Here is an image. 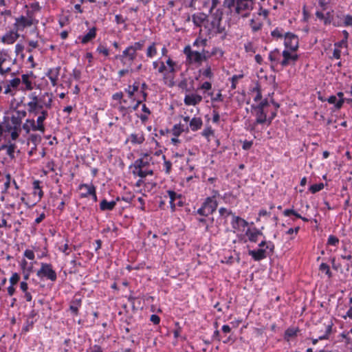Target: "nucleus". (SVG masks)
Returning <instances> with one entry per match:
<instances>
[{
  "label": "nucleus",
  "mask_w": 352,
  "mask_h": 352,
  "mask_svg": "<svg viewBox=\"0 0 352 352\" xmlns=\"http://www.w3.org/2000/svg\"><path fill=\"white\" fill-rule=\"evenodd\" d=\"M36 276L41 280L45 278L52 282H55L57 279L56 272L53 270L50 263H41V268L37 271Z\"/></svg>",
  "instance_id": "obj_1"
},
{
  "label": "nucleus",
  "mask_w": 352,
  "mask_h": 352,
  "mask_svg": "<svg viewBox=\"0 0 352 352\" xmlns=\"http://www.w3.org/2000/svg\"><path fill=\"white\" fill-rule=\"evenodd\" d=\"M183 52L186 56V63L189 65H201L203 62L200 52L192 50L189 45L184 47Z\"/></svg>",
  "instance_id": "obj_2"
},
{
  "label": "nucleus",
  "mask_w": 352,
  "mask_h": 352,
  "mask_svg": "<svg viewBox=\"0 0 352 352\" xmlns=\"http://www.w3.org/2000/svg\"><path fill=\"white\" fill-rule=\"evenodd\" d=\"M284 45L286 50L296 52L299 47L298 36L292 32H286L284 35Z\"/></svg>",
  "instance_id": "obj_3"
},
{
  "label": "nucleus",
  "mask_w": 352,
  "mask_h": 352,
  "mask_svg": "<svg viewBox=\"0 0 352 352\" xmlns=\"http://www.w3.org/2000/svg\"><path fill=\"white\" fill-rule=\"evenodd\" d=\"M52 94L45 92L42 94L37 101L38 105L40 107H36L35 111L37 112V115L39 111L50 109L52 107Z\"/></svg>",
  "instance_id": "obj_4"
},
{
  "label": "nucleus",
  "mask_w": 352,
  "mask_h": 352,
  "mask_svg": "<svg viewBox=\"0 0 352 352\" xmlns=\"http://www.w3.org/2000/svg\"><path fill=\"white\" fill-rule=\"evenodd\" d=\"M282 56L283 58L280 62V64L283 67L289 65H294L300 57L297 54H292L288 50H284L282 52Z\"/></svg>",
  "instance_id": "obj_5"
},
{
  "label": "nucleus",
  "mask_w": 352,
  "mask_h": 352,
  "mask_svg": "<svg viewBox=\"0 0 352 352\" xmlns=\"http://www.w3.org/2000/svg\"><path fill=\"white\" fill-rule=\"evenodd\" d=\"M38 114L39 116L37 118L36 124L35 121L32 122L33 124V131H39L42 133H44L45 130L44 121L49 116L48 111L47 110H41L39 111Z\"/></svg>",
  "instance_id": "obj_6"
},
{
  "label": "nucleus",
  "mask_w": 352,
  "mask_h": 352,
  "mask_svg": "<svg viewBox=\"0 0 352 352\" xmlns=\"http://www.w3.org/2000/svg\"><path fill=\"white\" fill-rule=\"evenodd\" d=\"M82 188H87V193H80V198H87L89 196H91L92 199L94 202L98 201L97 195H96V188L94 185L91 184L90 185L87 184H80L78 186V189L82 190Z\"/></svg>",
  "instance_id": "obj_7"
},
{
  "label": "nucleus",
  "mask_w": 352,
  "mask_h": 352,
  "mask_svg": "<svg viewBox=\"0 0 352 352\" xmlns=\"http://www.w3.org/2000/svg\"><path fill=\"white\" fill-rule=\"evenodd\" d=\"M251 109L252 113H254L256 116V124H264L266 123L267 112L265 111V109L255 107L254 104L251 105Z\"/></svg>",
  "instance_id": "obj_8"
},
{
  "label": "nucleus",
  "mask_w": 352,
  "mask_h": 352,
  "mask_svg": "<svg viewBox=\"0 0 352 352\" xmlns=\"http://www.w3.org/2000/svg\"><path fill=\"white\" fill-rule=\"evenodd\" d=\"M248 254L252 256L255 261H260L269 256L267 251L264 248H258L257 250H250Z\"/></svg>",
  "instance_id": "obj_9"
},
{
  "label": "nucleus",
  "mask_w": 352,
  "mask_h": 352,
  "mask_svg": "<svg viewBox=\"0 0 352 352\" xmlns=\"http://www.w3.org/2000/svg\"><path fill=\"white\" fill-rule=\"evenodd\" d=\"M202 204L208 214H213L218 206L217 201L213 200V197H206Z\"/></svg>",
  "instance_id": "obj_10"
},
{
  "label": "nucleus",
  "mask_w": 352,
  "mask_h": 352,
  "mask_svg": "<svg viewBox=\"0 0 352 352\" xmlns=\"http://www.w3.org/2000/svg\"><path fill=\"white\" fill-rule=\"evenodd\" d=\"M29 98L32 99V101L29 102L27 104V106L28 107V111L30 114L36 116L37 112H36L35 111L36 107H40L37 103V101L38 100L40 97L37 96L35 92H33L29 95Z\"/></svg>",
  "instance_id": "obj_11"
},
{
  "label": "nucleus",
  "mask_w": 352,
  "mask_h": 352,
  "mask_svg": "<svg viewBox=\"0 0 352 352\" xmlns=\"http://www.w3.org/2000/svg\"><path fill=\"white\" fill-rule=\"evenodd\" d=\"M120 201V197L118 196L115 200L108 201L103 199L100 203V209L102 211H111L114 209L118 201Z\"/></svg>",
  "instance_id": "obj_12"
},
{
  "label": "nucleus",
  "mask_w": 352,
  "mask_h": 352,
  "mask_svg": "<svg viewBox=\"0 0 352 352\" xmlns=\"http://www.w3.org/2000/svg\"><path fill=\"white\" fill-rule=\"evenodd\" d=\"M97 35V28L93 27L91 28L89 32L85 34L84 36H79L78 38L80 41L81 43L87 44L91 41H92Z\"/></svg>",
  "instance_id": "obj_13"
},
{
  "label": "nucleus",
  "mask_w": 352,
  "mask_h": 352,
  "mask_svg": "<svg viewBox=\"0 0 352 352\" xmlns=\"http://www.w3.org/2000/svg\"><path fill=\"white\" fill-rule=\"evenodd\" d=\"M333 10H331V11H328L324 14V24L325 25H328L330 24H332L334 27H340L342 26V22L340 21H336V19L334 18L333 13Z\"/></svg>",
  "instance_id": "obj_14"
},
{
  "label": "nucleus",
  "mask_w": 352,
  "mask_h": 352,
  "mask_svg": "<svg viewBox=\"0 0 352 352\" xmlns=\"http://www.w3.org/2000/svg\"><path fill=\"white\" fill-rule=\"evenodd\" d=\"M184 103L186 105L195 106L202 101V96L198 94L186 95L184 98Z\"/></svg>",
  "instance_id": "obj_15"
},
{
  "label": "nucleus",
  "mask_w": 352,
  "mask_h": 352,
  "mask_svg": "<svg viewBox=\"0 0 352 352\" xmlns=\"http://www.w3.org/2000/svg\"><path fill=\"white\" fill-rule=\"evenodd\" d=\"M82 305V299L77 298V295H75L74 298L70 302L69 310L74 316H78L79 314V307Z\"/></svg>",
  "instance_id": "obj_16"
},
{
  "label": "nucleus",
  "mask_w": 352,
  "mask_h": 352,
  "mask_svg": "<svg viewBox=\"0 0 352 352\" xmlns=\"http://www.w3.org/2000/svg\"><path fill=\"white\" fill-rule=\"evenodd\" d=\"M231 224L234 230H239L240 226L243 228L247 227L249 225V223L244 219L233 214Z\"/></svg>",
  "instance_id": "obj_17"
},
{
  "label": "nucleus",
  "mask_w": 352,
  "mask_h": 352,
  "mask_svg": "<svg viewBox=\"0 0 352 352\" xmlns=\"http://www.w3.org/2000/svg\"><path fill=\"white\" fill-rule=\"evenodd\" d=\"M208 16L206 14L199 12L192 15V21L195 26L201 27L204 22L208 21Z\"/></svg>",
  "instance_id": "obj_18"
},
{
  "label": "nucleus",
  "mask_w": 352,
  "mask_h": 352,
  "mask_svg": "<svg viewBox=\"0 0 352 352\" xmlns=\"http://www.w3.org/2000/svg\"><path fill=\"white\" fill-rule=\"evenodd\" d=\"M145 140L144 134L142 131H141L139 134L132 133L130 136L126 139V143L129 141L133 144H142Z\"/></svg>",
  "instance_id": "obj_19"
},
{
  "label": "nucleus",
  "mask_w": 352,
  "mask_h": 352,
  "mask_svg": "<svg viewBox=\"0 0 352 352\" xmlns=\"http://www.w3.org/2000/svg\"><path fill=\"white\" fill-rule=\"evenodd\" d=\"M167 193L170 198V206L171 210L173 212H174L175 210V207H176V204H175V201L178 199H181L182 195L181 194L177 193L176 192H175L174 190H167Z\"/></svg>",
  "instance_id": "obj_20"
},
{
  "label": "nucleus",
  "mask_w": 352,
  "mask_h": 352,
  "mask_svg": "<svg viewBox=\"0 0 352 352\" xmlns=\"http://www.w3.org/2000/svg\"><path fill=\"white\" fill-rule=\"evenodd\" d=\"M250 3H252V0H238L236 7V12L240 14L243 10H249L250 7Z\"/></svg>",
  "instance_id": "obj_21"
},
{
  "label": "nucleus",
  "mask_w": 352,
  "mask_h": 352,
  "mask_svg": "<svg viewBox=\"0 0 352 352\" xmlns=\"http://www.w3.org/2000/svg\"><path fill=\"white\" fill-rule=\"evenodd\" d=\"M332 327H333L332 323L326 325L324 334L320 336L318 338H311L312 344H316L318 343V340L329 339V336L332 331Z\"/></svg>",
  "instance_id": "obj_22"
},
{
  "label": "nucleus",
  "mask_w": 352,
  "mask_h": 352,
  "mask_svg": "<svg viewBox=\"0 0 352 352\" xmlns=\"http://www.w3.org/2000/svg\"><path fill=\"white\" fill-rule=\"evenodd\" d=\"M189 125L192 131H197L201 128L203 121L200 117H194L190 120Z\"/></svg>",
  "instance_id": "obj_23"
},
{
  "label": "nucleus",
  "mask_w": 352,
  "mask_h": 352,
  "mask_svg": "<svg viewBox=\"0 0 352 352\" xmlns=\"http://www.w3.org/2000/svg\"><path fill=\"white\" fill-rule=\"evenodd\" d=\"M212 21H211V25L212 28L215 27V25H220L222 16L223 11L221 9H217L215 12L212 14Z\"/></svg>",
  "instance_id": "obj_24"
},
{
  "label": "nucleus",
  "mask_w": 352,
  "mask_h": 352,
  "mask_svg": "<svg viewBox=\"0 0 352 352\" xmlns=\"http://www.w3.org/2000/svg\"><path fill=\"white\" fill-rule=\"evenodd\" d=\"M15 21L23 30L25 28L30 27L33 24L32 19H27L23 15H21L20 17L15 18Z\"/></svg>",
  "instance_id": "obj_25"
},
{
  "label": "nucleus",
  "mask_w": 352,
  "mask_h": 352,
  "mask_svg": "<svg viewBox=\"0 0 352 352\" xmlns=\"http://www.w3.org/2000/svg\"><path fill=\"white\" fill-rule=\"evenodd\" d=\"M149 160L144 161L142 158H140L136 160L133 164H131L129 168L132 167L135 168L134 170H142L143 168L149 166Z\"/></svg>",
  "instance_id": "obj_26"
},
{
  "label": "nucleus",
  "mask_w": 352,
  "mask_h": 352,
  "mask_svg": "<svg viewBox=\"0 0 352 352\" xmlns=\"http://www.w3.org/2000/svg\"><path fill=\"white\" fill-rule=\"evenodd\" d=\"M280 50L276 48L270 52L268 58L272 63H276L277 64L278 63H280Z\"/></svg>",
  "instance_id": "obj_27"
},
{
  "label": "nucleus",
  "mask_w": 352,
  "mask_h": 352,
  "mask_svg": "<svg viewBox=\"0 0 352 352\" xmlns=\"http://www.w3.org/2000/svg\"><path fill=\"white\" fill-rule=\"evenodd\" d=\"M299 331L298 328L289 327L287 329L284 333V339L287 341L289 340L290 338H293L297 336V333Z\"/></svg>",
  "instance_id": "obj_28"
},
{
  "label": "nucleus",
  "mask_w": 352,
  "mask_h": 352,
  "mask_svg": "<svg viewBox=\"0 0 352 352\" xmlns=\"http://www.w3.org/2000/svg\"><path fill=\"white\" fill-rule=\"evenodd\" d=\"M245 235L248 237V240L252 243H256L258 241V237L256 236V232L254 231V228H248L245 231Z\"/></svg>",
  "instance_id": "obj_29"
},
{
  "label": "nucleus",
  "mask_w": 352,
  "mask_h": 352,
  "mask_svg": "<svg viewBox=\"0 0 352 352\" xmlns=\"http://www.w3.org/2000/svg\"><path fill=\"white\" fill-rule=\"evenodd\" d=\"M41 182L39 180H35L34 181L32 185L33 188L34 190V194H38L39 197V200L43 197V191L41 189V187L40 186Z\"/></svg>",
  "instance_id": "obj_30"
},
{
  "label": "nucleus",
  "mask_w": 352,
  "mask_h": 352,
  "mask_svg": "<svg viewBox=\"0 0 352 352\" xmlns=\"http://www.w3.org/2000/svg\"><path fill=\"white\" fill-rule=\"evenodd\" d=\"M283 214L285 217H290L292 215L294 217V218H295V219L302 218L301 214L296 212L293 208L285 209Z\"/></svg>",
  "instance_id": "obj_31"
},
{
  "label": "nucleus",
  "mask_w": 352,
  "mask_h": 352,
  "mask_svg": "<svg viewBox=\"0 0 352 352\" xmlns=\"http://www.w3.org/2000/svg\"><path fill=\"white\" fill-rule=\"evenodd\" d=\"M244 124H245V129L252 133L255 131L256 129V126L258 124H256V121L254 120V122H252L251 120L250 119H247L245 122H244Z\"/></svg>",
  "instance_id": "obj_32"
},
{
  "label": "nucleus",
  "mask_w": 352,
  "mask_h": 352,
  "mask_svg": "<svg viewBox=\"0 0 352 352\" xmlns=\"http://www.w3.org/2000/svg\"><path fill=\"white\" fill-rule=\"evenodd\" d=\"M12 32L10 30L7 32L1 38V41L4 44H13V39H12Z\"/></svg>",
  "instance_id": "obj_33"
},
{
  "label": "nucleus",
  "mask_w": 352,
  "mask_h": 352,
  "mask_svg": "<svg viewBox=\"0 0 352 352\" xmlns=\"http://www.w3.org/2000/svg\"><path fill=\"white\" fill-rule=\"evenodd\" d=\"M8 146L7 148V155L11 158L14 159L15 157L14 156V151L16 148V145L14 143H12L10 140H8Z\"/></svg>",
  "instance_id": "obj_34"
},
{
  "label": "nucleus",
  "mask_w": 352,
  "mask_h": 352,
  "mask_svg": "<svg viewBox=\"0 0 352 352\" xmlns=\"http://www.w3.org/2000/svg\"><path fill=\"white\" fill-rule=\"evenodd\" d=\"M145 41L141 40L133 43V45H129L131 50L135 53L137 51L142 50L144 46Z\"/></svg>",
  "instance_id": "obj_35"
},
{
  "label": "nucleus",
  "mask_w": 352,
  "mask_h": 352,
  "mask_svg": "<svg viewBox=\"0 0 352 352\" xmlns=\"http://www.w3.org/2000/svg\"><path fill=\"white\" fill-rule=\"evenodd\" d=\"M133 174L138 175V177L141 178H144L147 175H153V170H133Z\"/></svg>",
  "instance_id": "obj_36"
},
{
  "label": "nucleus",
  "mask_w": 352,
  "mask_h": 352,
  "mask_svg": "<svg viewBox=\"0 0 352 352\" xmlns=\"http://www.w3.org/2000/svg\"><path fill=\"white\" fill-rule=\"evenodd\" d=\"M21 132V126H13L12 130L10 133V138L12 140H16L20 135Z\"/></svg>",
  "instance_id": "obj_37"
},
{
  "label": "nucleus",
  "mask_w": 352,
  "mask_h": 352,
  "mask_svg": "<svg viewBox=\"0 0 352 352\" xmlns=\"http://www.w3.org/2000/svg\"><path fill=\"white\" fill-rule=\"evenodd\" d=\"M319 270L322 272H324L325 274L327 275L328 278H329L333 276V274H332L331 271L330 270L329 266L325 263H322L320 265Z\"/></svg>",
  "instance_id": "obj_38"
},
{
  "label": "nucleus",
  "mask_w": 352,
  "mask_h": 352,
  "mask_svg": "<svg viewBox=\"0 0 352 352\" xmlns=\"http://www.w3.org/2000/svg\"><path fill=\"white\" fill-rule=\"evenodd\" d=\"M199 73L202 74L203 76H204L206 78H208L209 79H211L214 76L212 72L211 66L208 64L206 65V68L204 70L199 69Z\"/></svg>",
  "instance_id": "obj_39"
},
{
  "label": "nucleus",
  "mask_w": 352,
  "mask_h": 352,
  "mask_svg": "<svg viewBox=\"0 0 352 352\" xmlns=\"http://www.w3.org/2000/svg\"><path fill=\"white\" fill-rule=\"evenodd\" d=\"M173 135L175 137H179L184 132V126L181 124H176L172 129Z\"/></svg>",
  "instance_id": "obj_40"
},
{
  "label": "nucleus",
  "mask_w": 352,
  "mask_h": 352,
  "mask_svg": "<svg viewBox=\"0 0 352 352\" xmlns=\"http://www.w3.org/2000/svg\"><path fill=\"white\" fill-rule=\"evenodd\" d=\"M337 96L339 98V100H338L336 103V109H340L342 107L344 102H345L344 98L343 97L344 94L342 91H339L337 93Z\"/></svg>",
  "instance_id": "obj_41"
},
{
  "label": "nucleus",
  "mask_w": 352,
  "mask_h": 352,
  "mask_svg": "<svg viewBox=\"0 0 352 352\" xmlns=\"http://www.w3.org/2000/svg\"><path fill=\"white\" fill-rule=\"evenodd\" d=\"M324 188L323 183H318L316 184L311 185L309 190L312 193L315 194Z\"/></svg>",
  "instance_id": "obj_42"
},
{
  "label": "nucleus",
  "mask_w": 352,
  "mask_h": 352,
  "mask_svg": "<svg viewBox=\"0 0 352 352\" xmlns=\"http://www.w3.org/2000/svg\"><path fill=\"white\" fill-rule=\"evenodd\" d=\"M21 81L25 85V89L27 90H32L33 89L32 82L28 78V75L23 74L21 76Z\"/></svg>",
  "instance_id": "obj_43"
},
{
  "label": "nucleus",
  "mask_w": 352,
  "mask_h": 352,
  "mask_svg": "<svg viewBox=\"0 0 352 352\" xmlns=\"http://www.w3.org/2000/svg\"><path fill=\"white\" fill-rule=\"evenodd\" d=\"M55 70H56V74H54V75H53V76H52V77L51 76L48 77L51 81L52 86H54V87L57 85L58 78L60 71V67L58 66V67H55Z\"/></svg>",
  "instance_id": "obj_44"
},
{
  "label": "nucleus",
  "mask_w": 352,
  "mask_h": 352,
  "mask_svg": "<svg viewBox=\"0 0 352 352\" xmlns=\"http://www.w3.org/2000/svg\"><path fill=\"white\" fill-rule=\"evenodd\" d=\"M157 54V49L155 47V43H153L147 49L146 56L152 58Z\"/></svg>",
  "instance_id": "obj_45"
},
{
  "label": "nucleus",
  "mask_w": 352,
  "mask_h": 352,
  "mask_svg": "<svg viewBox=\"0 0 352 352\" xmlns=\"http://www.w3.org/2000/svg\"><path fill=\"white\" fill-rule=\"evenodd\" d=\"M131 49L130 46H128L122 53V54H117L115 56L114 59L116 60H122L123 58H126L129 55L131 52Z\"/></svg>",
  "instance_id": "obj_46"
},
{
  "label": "nucleus",
  "mask_w": 352,
  "mask_h": 352,
  "mask_svg": "<svg viewBox=\"0 0 352 352\" xmlns=\"http://www.w3.org/2000/svg\"><path fill=\"white\" fill-rule=\"evenodd\" d=\"M214 130L212 129V127L210 126H209L203 130V131L201 132V135L204 137H205L208 140V141H210L209 137L211 135H214Z\"/></svg>",
  "instance_id": "obj_47"
},
{
  "label": "nucleus",
  "mask_w": 352,
  "mask_h": 352,
  "mask_svg": "<svg viewBox=\"0 0 352 352\" xmlns=\"http://www.w3.org/2000/svg\"><path fill=\"white\" fill-rule=\"evenodd\" d=\"M192 214L193 215L199 214L203 217H208L209 214L207 213L205 208L204 207L203 204H201V206L197 210H195V207H194V210L192 211Z\"/></svg>",
  "instance_id": "obj_48"
},
{
  "label": "nucleus",
  "mask_w": 352,
  "mask_h": 352,
  "mask_svg": "<svg viewBox=\"0 0 352 352\" xmlns=\"http://www.w3.org/2000/svg\"><path fill=\"white\" fill-rule=\"evenodd\" d=\"M2 214V219L1 221H0V228H11L12 226L11 224H8L6 219L4 218L6 215L10 216V213H6L4 211L1 212Z\"/></svg>",
  "instance_id": "obj_49"
},
{
  "label": "nucleus",
  "mask_w": 352,
  "mask_h": 352,
  "mask_svg": "<svg viewBox=\"0 0 352 352\" xmlns=\"http://www.w3.org/2000/svg\"><path fill=\"white\" fill-rule=\"evenodd\" d=\"M96 52L99 54H102L105 56H108L109 55V50L107 48L106 46L102 44H100L96 48Z\"/></svg>",
  "instance_id": "obj_50"
},
{
  "label": "nucleus",
  "mask_w": 352,
  "mask_h": 352,
  "mask_svg": "<svg viewBox=\"0 0 352 352\" xmlns=\"http://www.w3.org/2000/svg\"><path fill=\"white\" fill-rule=\"evenodd\" d=\"M339 243V239L334 235H330L327 240V245L336 246Z\"/></svg>",
  "instance_id": "obj_51"
},
{
  "label": "nucleus",
  "mask_w": 352,
  "mask_h": 352,
  "mask_svg": "<svg viewBox=\"0 0 352 352\" xmlns=\"http://www.w3.org/2000/svg\"><path fill=\"white\" fill-rule=\"evenodd\" d=\"M28 140L31 141L36 146L37 144L41 141V137L38 134H31Z\"/></svg>",
  "instance_id": "obj_52"
},
{
  "label": "nucleus",
  "mask_w": 352,
  "mask_h": 352,
  "mask_svg": "<svg viewBox=\"0 0 352 352\" xmlns=\"http://www.w3.org/2000/svg\"><path fill=\"white\" fill-rule=\"evenodd\" d=\"M243 77V74H239V75H234L231 78V88L232 89H236V84L238 82V80L242 78Z\"/></svg>",
  "instance_id": "obj_53"
},
{
  "label": "nucleus",
  "mask_w": 352,
  "mask_h": 352,
  "mask_svg": "<svg viewBox=\"0 0 352 352\" xmlns=\"http://www.w3.org/2000/svg\"><path fill=\"white\" fill-rule=\"evenodd\" d=\"M283 30L282 28H276L272 32L271 35L274 38H283Z\"/></svg>",
  "instance_id": "obj_54"
},
{
  "label": "nucleus",
  "mask_w": 352,
  "mask_h": 352,
  "mask_svg": "<svg viewBox=\"0 0 352 352\" xmlns=\"http://www.w3.org/2000/svg\"><path fill=\"white\" fill-rule=\"evenodd\" d=\"M20 280V275L17 272H14L12 274V276L10 278V283L12 285H16Z\"/></svg>",
  "instance_id": "obj_55"
},
{
  "label": "nucleus",
  "mask_w": 352,
  "mask_h": 352,
  "mask_svg": "<svg viewBox=\"0 0 352 352\" xmlns=\"http://www.w3.org/2000/svg\"><path fill=\"white\" fill-rule=\"evenodd\" d=\"M244 48L246 52H256V47H254L252 42H248L244 44Z\"/></svg>",
  "instance_id": "obj_56"
},
{
  "label": "nucleus",
  "mask_w": 352,
  "mask_h": 352,
  "mask_svg": "<svg viewBox=\"0 0 352 352\" xmlns=\"http://www.w3.org/2000/svg\"><path fill=\"white\" fill-rule=\"evenodd\" d=\"M275 245L273 242L269 241H267L265 250L267 251L269 254L268 256H272L274 252Z\"/></svg>",
  "instance_id": "obj_57"
},
{
  "label": "nucleus",
  "mask_w": 352,
  "mask_h": 352,
  "mask_svg": "<svg viewBox=\"0 0 352 352\" xmlns=\"http://www.w3.org/2000/svg\"><path fill=\"white\" fill-rule=\"evenodd\" d=\"M34 321H30L28 319L26 320L25 324L22 328V333H26L33 327Z\"/></svg>",
  "instance_id": "obj_58"
},
{
  "label": "nucleus",
  "mask_w": 352,
  "mask_h": 352,
  "mask_svg": "<svg viewBox=\"0 0 352 352\" xmlns=\"http://www.w3.org/2000/svg\"><path fill=\"white\" fill-rule=\"evenodd\" d=\"M342 24L344 26H352V15L346 14L344 16V22Z\"/></svg>",
  "instance_id": "obj_59"
},
{
  "label": "nucleus",
  "mask_w": 352,
  "mask_h": 352,
  "mask_svg": "<svg viewBox=\"0 0 352 352\" xmlns=\"http://www.w3.org/2000/svg\"><path fill=\"white\" fill-rule=\"evenodd\" d=\"M276 116H277V111H276V109H275L274 111L271 112L269 117L267 116V121H266L265 124L267 126L271 125L272 120L276 117Z\"/></svg>",
  "instance_id": "obj_60"
},
{
  "label": "nucleus",
  "mask_w": 352,
  "mask_h": 352,
  "mask_svg": "<svg viewBox=\"0 0 352 352\" xmlns=\"http://www.w3.org/2000/svg\"><path fill=\"white\" fill-rule=\"evenodd\" d=\"M219 54V57H222L223 56V52L221 49L214 47L212 49V51L210 52V56H213Z\"/></svg>",
  "instance_id": "obj_61"
},
{
  "label": "nucleus",
  "mask_w": 352,
  "mask_h": 352,
  "mask_svg": "<svg viewBox=\"0 0 352 352\" xmlns=\"http://www.w3.org/2000/svg\"><path fill=\"white\" fill-rule=\"evenodd\" d=\"M178 87L182 89H185L186 91H191L190 89L188 88V82L186 78H184L182 80H181L178 84Z\"/></svg>",
  "instance_id": "obj_62"
},
{
  "label": "nucleus",
  "mask_w": 352,
  "mask_h": 352,
  "mask_svg": "<svg viewBox=\"0 0 352 352\" xmlns=\"http://www.w3.org/2000/svg\"><path fill=\"white\" fill-rule=\"evenodd\" d=\"M20 83H21L20 78H14L13 79H12L10 81V84H8V85H10V87H13L14 89H16L19 87V85H20Z\"/></svg>",
  "instance_id": "obj_63"
},
{
  "label": "nucleus",
  "mask_w": 352,
  "mask_h": 352,
  "mask_svg": "<svg viewBox=\"0 0 352 352\" xmlns=\"http://www.w3.org/2000/svg\"><path fill=\"white\" fill-rule=\"evenodd\" d=\"M87 352H103V350L100 345L94 344L87 350Z\"/></svg>",
  "instance_id": "obj_64"
}]
</instances>
